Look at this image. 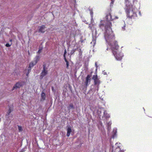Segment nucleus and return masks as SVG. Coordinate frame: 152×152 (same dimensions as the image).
<instances>
[{"label":"nucleus","mask_w":152,"mask_h":152,"mask_svg":"<svg viewBox=\"0 0 152 152\" xmlns=\"http://www.w3.org/2000/svg\"><path fill=\"white\" fill-rule=\"evenodd\" d=\"M91 15L92 16V12L91 11L90 12Z\"/></svg>","instance_id":"obj_31"},{"label":"nucleus","mask_w":152,"mask_h":152,"mask_svg":"<svg viewBox=\"0 0 152 152\" xmlns=\"http://www.w3.org/2000/svg\"><path fill=\"white\" fill-rule=\"evenodd\" d=\"M103 74L104 75H106L107 74L106 72L104 71H103Z\"/></svg>","instance_id":"obj_30"},{"label":"nucleus","mask_w":152,"mask_h":152,"mask_svg":"<svg viewBox=\"0 0 152 152\" xmlns=\"http://www.w3.org/2000/svg\"><path fill=\"white\" fill-rule=\"evenodd\" d=\"M91 74H89L87 75L86 78V81L85 82V85L86 86H87L90 83L91 78Z\"/></svg>","instance_id":"obj_6"},{"label":"nucleus","mask_w":152,"mask_h":152,"mask_svg":"<svg viewBox=\"0 0 152 152\" xmlns=\"http://www.w3.org/2000/svg\"><path fill=\"white\" fill-rule=\"evenodd\" d=\"M108 49H109V48H107V50H108Z\"/></svg>","instance_id":"obj_35"},{"label":"nucleus","mask_w":152,"mask_h":152,"mask_svg":"<svg viewBox=\"0 0 152 152\" xmlns=\"http://www.w3.org/2000/svg\"><path fill=\"white\" fill-rule=\"evenodd\" d=\"M12 45V42H10V43H7L6 44L5 46L7 47H10Z\"/></svg>","instance_id":"obj_21"},{"label":"nucleus","mask_w":152,"mask_h":152,"mask_svg":"<svg viewBox=\"0 0 152 152\" xmlns=\"http://www.w3.org/2000/svg\"><path fill=\"white\" fill-rule=\"evenodd\" d=\"M96 37H94V36L93 37V39H92V41L91 42V43L92 44H94V45L96 42Z\"/></svg>","instance_id":"obj_17"},{"label":"nucleus","mask_w":152,"mask_h":152,"mask_svg":"<svg viewBox=\"0 0 152 152\" xmlns=\"http://www.w3.org/2000/svg\"><path fill=\"white\" fill-rule=\"evenodd\" d=\"M42 48H39V50L38 51V52H37L38 53H40L41 52V51L42 50Z\"/></svg>","instance_id":"obj_22"},{"label":"nucleus","mask_w":152,"mask_h":152,"mask_svg":"<svg viewBox=\"0 0 152 152\" xmlns=\"http://www.w3.org/2000/svg\"><path fill=\"white\" fill-rule=\"evenodd\" d=\"M111 122H109L108 123H107V129L108 130V131H109V130H110V128H111V127H110V126L111 125Z\"/></svg>","instance_id":"obj_16"},{"label":"nucleus","mask_w":152,"mask_h":152,"mask_svg":"<svg viewBox=\"0 0 152 152\" xmlns=\"http://www.w3.org/2000/svg\"><path fill=\"white\" fill-rule=\"evenodd\" d=\"M104 110L103 109H99L97 111V113L99 116H101V114L102 113V112H104Z\"/></svg>","instance_id":"obj_14"},{"label":"nucleus","mask_w":152,"mask_h":152,"mask_svg":"<svg viewBox=\"0 0 152 152\" xmlns=\"http://www.w3.org/2000/svg\"><path fill=\"white\" fill-rule=\"evenodd\" d=\"M98 77L97 75H94L92 77V79L94 80L97 79Z\"/></svg>","instance_id":"obj_19"},{"label":"nucleus","mask_w":152,"mask_h":152,"mask_svg":"<svg viewBox=\"0 0 152 152\" xmlns=\"http://www.w3.org/2000/svg\"><path fill=\"white\" fill-rule=\"evenodd\" d=\"M110 118V115L109 114L107 113L106 110H104V114L102 116V118H104V120L107 121Z\"/></svg>","instance_id":"obj_7"},{"label":"nucleus","mask_w":152,"mask_h":152,"mask_svg":"<svg viewBox=\"0 0 152 152\" xmlns=\"http://www.w3.org/2000/svg\"><path fill=\"white\" fill-rule=\"evenodd\" d=\"M46 97V96L45 94L44 93V92L43 91H42V92L41 94L40 101L42 102H43L44 100H45Z\"/></svg>","instance_id":"obj_10"},{"label":"nucleus","mask_w":152,"mask_h":152,"mask_svg":"<svg viewBox=\"0 0 152 152\" xmlns=\"http://www.w3.org/2000/svg\"><path fill=\"white\" fill-rule=\"evenodd\" d=\"M111 0V4H113V3L114 1V0Z\"/></svg>","instance_id":"obj_29"},{"label":"nucleus","mask_w":152,"mask_h":152,"mask_svg":"<svg viewBox=\"0 0 152 152\" xmlns=\"http://www.w3.org/2000/svg\"><path fill=\"white\" fill-rule=\"evenodd\" d=\"M31 67H28V71L30 72L31 70Z\"/></svg>","instance_id":"obj_26"},{"label":"nucleus","mask_w":152,"mask_h":152,"mask_svg":"<svg viewBox=\"0 0 152 152\" xmlns=\"http://www.w3.org/2000/svg\"><path fill=\"white\" fill-rule=\"evenodd\" d=\"M46 67H43L42 72L41 73L40 76L39 77L40 80H42L43 77L48 74V71Z\"/></svg>","instance_id":"obj_4"},{"label":"nucleus","mask_w":152,"mask_h":152,"mask_svg":"<svg viewBox=\"0 0 152 152\" xmlns=\"http://www.w3.org/2000/svg\"><path fill=\"white\" fill-rule=\"evenodd\" d=\"M125 25H124L123 27H122V30L124 31L125 30Z\"/></svg>","instance_id":"obj_25"},{"label":"nucleus","mask_w":152,"mask_h":152,"mask_svg":"<svg viewBox=\"0 0 152 152\" xmlns=\"http://www.w3.org/2000/svg\"><path fill=\"white\" fill-rule=\"evenodd\" d=\"M94 81V85L97 86V88H98L99 85L100 83V80H99V79L98 78Z\"/></svg>","instance_id":"obj_13"},{"label":"nucleus","mask_w":152,"mask_h":152,"mask_svg":"<svg viewBox=\"0 0 152 152\" xmlns=\"http://www.w3.org/2000/svg\"><path fill=\"white\" fill-rule=\"evenodd\" d=\"M106 21L104 22L102 21L99 25L100 27L102 29L104 27L105 32L104 35L105 39L106 41L109 42L110 40L115 39L114 34L111 29L112 25L110 20H114V18H112V16L110 13L107 14L106 16Z\"/></svg>","instance_id":"obj_1"},{"label":"nucleus","mask_w":152,"mask_h":152,"mask_svg":"<svg viewBox=\"0 0 152 152\" xmlns=\"http://www.w3.org/2000/svg\"><path fill=\"white\" fill-rule=\"evenodd\" d=\"M22 86V83L20 82H17L14 85L13 88L12 89V91H13L15 89H17L19 88L21 86Z\"/></svg>","instance_id":"obj_8"},{"label":"nucleus","mask_w":152,"mask_h":152,"mask_svg":"<svg viewBox=\"0 0 152 152\" xmlns=\"http://www.w3.org/2000/svg\"><path fill=\"white\" fill-rule=\"evenodd\" d=\"M12 110H11L10 108L9 110H8V111L7 112V114L6 115H9L10 113H11Z\"/></svg>","instance_id":"obj_20"},{"label":"nucleus","mask_w":152,"mask_h":152,"mask_svg":"<svg viewBox=\"0 0 152 152\" xmlns=\"http://www.w3.org/2000/svg\"><path fill=\"white\" fill-rule=\"evenodd\" d=\"M23 151H22H22H20V152H23Z\"/></svg>","instance_id":"obj_36"},{"label":"nucleus","mask_w":152,"mask_h":152,"mask_svg":"<svg viewBox=\"0 0 152 152\" xmlns=\"http://www.w3.org/2000/svg\"><path fill=\"white\" fill-rule=\"evenodd\" d=\"M66 50H65L64 51V59L65 60V62L66 63V66H69V62H68V61H67V60H66V58H65V54H66Z\"/></svg>","instance_id":"obj_15"},{"label":"nucleus","mask_w":152,"mask_h":152,"mask_svg":"<svg viewBox=\"0 0 152 152\" xmlns=\"http://www.w3.org/2000/svg\"><path fill=\"white\" fill-rule=\"evenodd\" d=\"M119 152H124V151H120Z\"/></svg>","instance_id":"obj_33"},{"label":"nucleus","mask_w":152,"mask_h":152,"mask_svg":"<svg viewBox=\"0 0 152 152\" xmlns=\"http://www.w3.org/2000/svg\"><path fill=\"white\" fill-rule=\"evenodd\" d=\"M67 109L68 110L70 111L71 110H74L75 107L72 103H70L69 105L67 107Z\"/></svg>","instance_id":"obj_12"},{"label":"nucleus","mask_w":152,"mask_h":152,"mask_svg":"<svg viewBox=\"0 0 152 152\" xmlns=\"http://www.w3.org/2000/svg\"><path fill=\"white\" fill-rule=\"evenodd\" d=\"M45 30V26L44 25H42L39 27L38 31L39 32L44 33Z\"/></svg>","instance_id":"obj_9"},{"label":"nucleus","mask_w":152,"mask_h":152,"mask_svg":"<svg viewBox=\"0 0 152 152\" xmlns=\"http://www.w3.org/2000/svg\"><path fill=\"white\" fill-rule=\"evenodd\" d=\"M26 75L27 76H28V74H29V71H28L27 72H26Z\"/></svg>","instance_id":"obj_27"},{"label":"nucleus","mask_w":152,"mask_h":152,"mask_svg":"<svg viewBox=\"0 0 152 152\" xmlns=\"http://www.w3.org/2000/svg\"><path fill=\"white\" fill-rule=\"evenodd\" d=\"M46 66V65H45L44 64V65H43V66L45 67V66Z\"/></svg>","instance_id":"obj_34"},{"label":"nucleus","mask_w":152,"mask_h":152,"mask_svg":"<svg viewBox=\"0 0 152 152\" xmlns=\"http://www.w3.org/2000/svg\"><path fill=\"white\" fill-rule=\"evenodd\" d=\"M109 45L115 57L117 60H121L123 56V54L118 51V46L115 39L110 40L109 42L106 41Z\"/></svg>","instance_id":"obj_2"},{"label":"nucleus","mask_w":152,"mask_h":152,"mask_svg":"<svg viewBox=\"0 0 152 152\" xmlns=\"http://www.w3.org/2000/svg\"><path fill=\"white\" fill-rule=\"evenodd\" d=\"M130 0H125V4L127 7L126 10L127 17L131 18H135L137 17V9L135 7L129 4Z\"/></svg>","instance_id":"obj_3"},{"label":"nucleus","mask_w":152,"mask_h":152,"mask_svg":"<svg viewBox=\"0 0 152 152\" xmlns=\"http://www.w3.org/2000/svg\"><path fill=\"white\" fill-rule=\"evenodd\" d=\"M10 42H12V39H11L10 40Z\"/></svg>","instance_id":"obj_32"},{"label":"nucleus","mask_w":152,"mask_h":152,"mask_svg":"<svg viewBox=\"0 0 152 152\" xmlns=\"http://www.w3.org/2000/svg\"><path fill=\"white\" fill-rule=\"evenodd\" d=\"M67 133L66 134V136L69 137V135L70 133L72 132V129L71 128V127L69 125H68L67 126Z\"/></svg>","instance_id":"obj_11"},{"label":"nucleus","mask_w":152,"mask_h":152,"mask_svg":"<svg viewBox=\"0 0 152 152\" xmlns=\"http://www.w3.org/2000/svg\"><path fill=\"white\" fill-rule=\"evenodd\" d=\"M18 127L19 132H21L23 131L22 128L21 126L18 125Z\"/></svg>","instance_id":"obj_18"},{"label":"nucleus","mask_w":152,"mask_h":152,"mask_svg":"<svg viewBox=\"0 0 152 152\" xmlns=\"http://www.w3.org/2000/svg\"><path fill=\"white\" fill-rule=\"evenodd\" d=\"M40 59L39 56H37L34 58L33 61H31L29 64V66H33L35 65Z\"/></svg>","instance_id":"obj_5"},{"label":"nucleus","mask_w":152,"mask_h":152,"mask_svg":"<svg viewBox=\"0 0 152 152\" xmlns=\"http://www.w3.org/2000/svg\"><path fill=\"white\" fill-rule=\"evenodd\" d=\"M51 89H52V91H53V92H55V90L54 89V88L52 86L51 87Z\"/></svg>","instance_id":"obj_24"},{"label":"nucleus","mask_w":152,"mask_h":152,"mask_svg":"<svg viewBox=\"0 0 152 152\" xmlns=\"http://www.w3.org/2000/svg\"><path fill=\"white\" fill-rule=\"evenodd\" d=\"M95 65L96 66H98V65H98V63H97V62H95Z\"/></svg>","instance_id":"obj_28"},{"label":"nucleus","mask_w":152,"mask_h":152,"mask_svg":"<svg viewBox=\"0 0 152 152\" xmlns=\"http://www.w3.org/2000/svg\"><path fill=\"white\" fill-rule=\"evenodd\" d=\"M112 18H114V19L118 18L117 17L115 16H112Z\"/></svg>","instance_id":"obj_23"}]
</instances>
